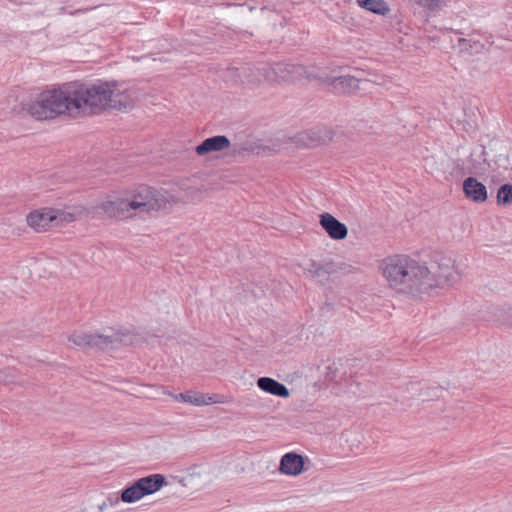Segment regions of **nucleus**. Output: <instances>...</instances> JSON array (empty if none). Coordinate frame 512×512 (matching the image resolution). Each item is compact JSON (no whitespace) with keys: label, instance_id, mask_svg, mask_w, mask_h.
I'll return each mask as SVG.
<instances>
[{"label":"nucleus","instance_id":"nucleus-1","mask_svg":"<svg viewBox=\"0 0 512 512\" xmlns=\"http://www.w3.org/2000/svg\"><path fill=\"white\" fill-rule=\"evenodd\" d=\"M383 275L393 289L403 293L415 295L431 286L427 282L429 269L405 255L388 258L384 262Z\"/></svg>","mask_w":512,"mask_h":512},{"label":"nucleus","instance_id":"nucleus-2","mask_svg":"<svg viewBox=\"0 0 512 512\" xmlns=\"http://www.w3.org/2000/svg\"><path fill=\"white\" fill-rule=\"evenodd\" d=\"M77 102L75 82H70L57 89L42 92L37 100L28 104L25 109L38 120L51 119L65 113L75 116L80 114Z\"/></svg>","mask_w":512,"mask_h":512},{"label":"nucleus","instance_id":"nucleus-3","mask_svg":"<svg viewBox=\"0 0 512 512\" xmlns=\"http://www.w3.org/2000/svg\"><path fill=\"white\" fill-rule=\"evenodd\" d=\"M101 208L109 217L124 220L133 216L144 217L152 211H156L157 204L152 191L149 188H144L130 198L105 201Z\"/></svg>","mask_w":512,"mask_h":512},{"label":"nucleus","instance_id":"nucleus-4","mask_svg":"<svg viewBox=\"0 0 512 512\" xmlns=\"http://www.w3.org/2000/svg\"><path fill=\"white\" fill-rule=\"evenodd\" d=\"M165 485H167V481L162 474L155 473L141 477L123 489L120 496L116 493L109 494L98 506V509L99 511H104L108 507L116 506L120 501L128 504L135 503L146 496L158 492Z\"/></svg>","mask_w":512,"mask_h":512},{"label":"nucleus","instance_id":"nucleus-5","mask_svg":"<svg viewBox=\"0 0 512 512\" xmlns=\"http://www.w3.org/2000/svg\"><path fill=\"white\" fill-rule=\"evenodd\" d=\"M77 105L80 113L90 108L116 107L117 95H114L118 83L116 81H97L92 85L75 82Z\"/></svg>","mask_w":512,"mask_h":512},{"label":"nucleus","instance_id":"nucleus-6","mask_svg":"<svg viewBox=\"0 0 512 512\" xmlns=\"http://www.w3.org/2000/svg\"><path fill=\"white\" fill-rule=\"evenodd\" d=\"M257 76L253 81L261 82H279L296 81L302 77L311 78L304 66L300 64L276 63L273 65H263L256 69Z\"/></svg>","mask_w":512,"mask_h":512},{"label":"nucleus","instance_id":"nucleus-7","mask_svg":"<svg viewBox=\"0 0 512 512\" xmlns=\"http://www.w3.org/2000/svg\"><path fill=\"white\" fill-rule=\"evenodd\" d=\"M73 220L74 214L51 208L35 210L27 216V224L37 232L70 223Z\"/></svg>","mask_w":512,"mask_h":512},{"label":"nucleus","instance_id":"nucleus-8","mask_svg":"<svg viewBox=\"0 0 512 512\" xmlns=\"http://www.w3.org/2000/svg\"><path fill=\"white\" fill-rule=\"evenodd\" d=\"M69 341L80 348H98L101 350L113 346L114 339L110 336L94 335L84 332H75L70 335Z\"/></svg>","mask_w":512,"mask_h":512},{"label":"nucleus","instance_id":"nucleus-9","mask_svg":"<svg viewBox=\"0 0 512 512\" xmlns=\"http://www.w3.org/2000/svg\"><path fill=\"white\" fill-rule=\"evenodd\" d=\"M279 471L287 476H298L304 471V458L295 452L285 453L280 460Z\"/></svg>","mask_w":512,"mask_h":512},{"label":"nucleus","instance_id":"nucleus-10","mask_svg":"<svg viewBox=\"0 0 512 512\" xmlns=\"http://www.w3.org/2000/svg\"><path fill=\"white\" fill-rule=\"evenodd\" d=\"M319 79L331 86L332 90L336 93H350L359 88V80L351 75L319 77Z\"/></svg>","mask_w":512,"mask_h":512},{"label":"nucleus","instance_id":"nucleus-11","mask_svg":"<svg viewBox=\"0 0 512 512\" xmlns=\"http://www.w3.org/2000/svg\"><path fill=\"white\" fill-rule=\"evenodd\" d=\"M320 224L329 237L334 240H342L347 237L348 229L346 225L329 213L321 214Z\"/></svg>","mask_w":512,"mask_h":512},{"label":"nucleus","instance_id":"nucleus-12","mask_svg":"<svg viewBox=\"0 0 512 512\" xmlns=\"http://www.w3.org/2000/svg\"><path fill=\"white\" fill-rule=\"evenodd\" d=\"M231 143L225 135H216L205 139L199 144L195 151L199 156H204L212 152H221L230 147Z\"/></svg>","mask_w":512,"mask_h":512},{"label":"nucleus","instance_id":"nucleus-13","mask_svg":"<svg viewBox=\"0 0 512 512\" xmlns=\"http://www.w3.org/2000/svg\"><path fill=\"white\" fill-rule=\"evenodd\" d=\"M463 191L469 200L483 203L487 200V188L474 177H468L463 182Z\"/></svg>","mask_w":512,"mask_h":512},{"label":"nucleus","instance_id":"nucleus-14","mask_svg":"<svg viewBox=\"0 0 512 512\" xmlns=\"http://www.w3.org/2000/svg\"><path fill=\"white\" fill-rule=\"evenodd\" d=\"M227 400L223 395L204 394L196 391H186L185 403L194 406H205L211 404H224Z\"/></svg>","mask_w":512,"mask_h":512},{"label":"nucleus","instance_id":"nucleus-15","mask_svg":"<svg viewBox=\"0 0 512 512\" xmlns=\"http://www.w3.org/2000/svg\"><path fill=\"white\" fill-rule=\"evenodd\" d=\"M257 386L264 392L274 396L287 398L290 395L289 389L282 383L270 377H260Z\"/></svg>","mask_w":512,"mask_h":512},{"label":"nucleus","instance_id":"nucleus-16","mask_svg":"<svg viewBox=\"0 0 512 512\" xmlns=\"http://www.w3.org/2000/svg\"><path fill=\"white\" fill-rule=\"evenodd\" d=\"M457 46L460 52L468 54H478L485 49V44L474 37H470L468 39L458 38Z\"/></svg>","mask_w":512,"mask_h":512},{"label":"nucleus","instance_id":"nucleus-17","mask_svg":"<svg viewBox=\"0 0 512 512\" xmlns=\"http://www.w3.org/2000/svg\"><path fill=\"white\" fill-rule=\"evenodd\" d=\"M362 8L378 15H386L390 9L384 0H357Z\"/></svg>","mask_w":512,"mask_h":512},{"label":"nucleus","instance_id":"nucleus-18","mask_svg":"<svg viewBox=\"0 0 512 512\" xmlns=\"http://www.w3.org/2000/svg\"><path fill=\"white\" fill-rule=\"evenodd\" d=\"M114 95H117L116 97V104L117 106L115 108L117 109H128L132 107L133 98L127 91H120L116 88V91L114 92Z\"/></svg>","mask_w":512,"mask_h":512},{"label":"nucleus","instance_id":"nucleus-19","mask_svg":"<svg viewBox=\"0 0 512 512\" xmlns=\"http://www.w3.org/2000/svg\"><path fill=\"white\" fill-rule=\"evenodd\" d=\"M497 201L499 204L507 205L512 203V185L504 184L497 192Z\"/></svg>","mask_w":512,"mask_h":512},{"label":"nucleus","instance_id":"nucleus-20","mask_svg":"<svg viewBox=\"0 0 512 512\" xmlns=\"http://www.w3.org/2000/svg\"><path fill=\"white\" fill-rule=\"evenodd\" d=\"M415 3H417L419 6L423 8H427L429 10H436L438 9L443 0H414Z\"/></svg>","mask_w":512,"mask_h":512},{"label":"nucleus","instance_id":"nucleus-21","mask_svg":"<svg viewBox=\"0 0 512 512\" xmlns=\"http://www.w3.org/2000/svg\"><path fill=\"white\" fill-rule=\"evenodd\" d=\"M465 269H466V265L465 264L457 263L456 261H454V263H453V270H454V272L457 274V276L459 278L464 274Z\"/></svg>","mask_w":512,"mask_h":512},{"label":"nucleus","instance_id":"nucleus-22","mask_svg":"<svg viewBox=\"0 0 512 512\" xmlns=\"http://www.w3.org/2000/svg\"><path fill=\"white\" fill-rule=\"evenodd\" d=\"M174 400L185 403L186 391L179 394H171Z\"/></svg>","mask_w":512,"mask_h":512},{"label":"nucleus","instance_id":"nucleus-23","mask_svg":"<svg viewBox=\"0 0 512 512\" xmlns=\"http://www.w3.org/2000/svg\"><path fill=\"white\" fill-rule=\"evenodd\" d=\"M0 380H3L5 383H12L13 382V380H11V379L1 378V377H0Z\"/></svg>","mask_w":512,"mask_h":512}]
</instances>
